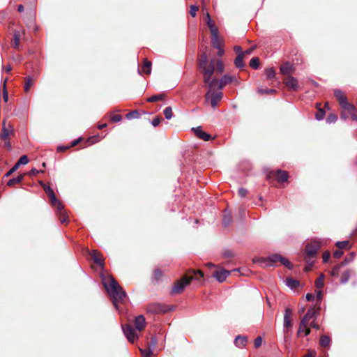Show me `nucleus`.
Wrapping results in <instances>:
<instances>
[{"mask_svg": "<svg viewBox=\"0 0 357 357\" xmlns=\"http://www.w3.org/2000/svg\"><path fill=\"white\" fill-rule=\"evenodd\" d=\"M103 286L112 298L115 307L118 308V303L121 302L126 296V291L116 280L112 276H102Z\"/></svg>", "mask_w": 357, "mask_h": 357, "instance_id": "nucleus-1", "label": "nucleus"}, {"mask_svg": "<svg viewBox=\"0 0 357 357\" xmlns=\"http://www.w3.org/2000/svg\"><path fill=\"white\" fill-rule=\"evenodd\" d=\"M262 267L275 266L278 262H280L282 265L289 269H292V264L286 258L277 254H273L268 256L267 257H262L259 259Z\"/></svg>", "mask_w": 357, "mask_h": 357, "instance_id": "nucleus-2", "label": "nucleus"}, {"mask_svg": "<svg viewBox=\"0 0 357 357\" xmlns=\"http://www.w3.org/2000/svg\"><path fill=\"white\" fill-rule=\"evenodd\" d=\"M203 273L200 271H194V276H184L181 280H178L174 285L172 289V293L178 294L181 292L185 287L190 284L191 280L195 278H198L203 277Z\"/></svg>", "mask_w": 357, "mask_h": 357, "instance_id": "nucleus-3", "label": "nucleus"}, {"mask_svg": "<svg viewBox=\"0 0 357 357\" xmlns=\"http://www.w3.org/2000/svg\"><path fill=\"white\" fill-rule=\"evenodd\" d=\"M199 68L202 74L205 73L207 70H215V59H211L210 63H208L206 54L205 52L202 53L199 60Z\"/></svg>", "mask_w": 357, "mask_h": 357, "instance_id": "nucleus-4", "label": "nucleus"}, {"mask_svg": "<svg viewBox=\"0 0 357 357\" xmlns=\"http://www.w3.org/2000/svg\"><path fill=\"white\" fill-rule=\"evenodd\" d=\"M215 70H207L205 73L203 74V81L205 84H207L208 91H214V89L218 86L219 88V82L217 78L212 77Z\"/></svg>", "mask_w": 357, "mask_h": 357, "instance_id": "nucleus-5", "label": "nucleus"}, {"mask_svg": "<svg viewBox=\"0 0 357 357\" xmlns=\"http://www.w3.org/2000/svg\"><path fill=\"white\" fill-rule=\"evenodd\" d=\"M43 188L49 196L51 204L53 206L57 208L58 211L62 213L63 204L56 199L53 190L49 185H47L45 183H43Z\"/></svg>", "mask_w": 357, "mask_h": 357, "instance_id": "nucleus-6", "label": "nucleus"}, {"mask_svg": "<svg viewBox=\"0 0 357 357\" xmlns=\"http://www.w3.org/2000/svg\"><path fill=\"white\" fill-rule=\"evenodd\" d=\"M222 96L223 93L221 91H207L205 95L206 102H210L211 107L215 109Z\"/></svg>", "mask_w": 357, "mask_h": 357, "instance_id": "nucleus-7", "label": "nucleus"}, {"mask_svg": "<svg viewBox=\"0 0 357 357\" xmlns=\"http://www.w3.org/2000/svg\"><path fill=\"white\" fill-rule=\"evenodd\" d=\"M122 330L127 337L128 340L130 342H133L138 338V335L134 330V328L129 324L122 326Z\"/></svg>", "mask_w": 357, "mask_h": 357, "instance_id": "nucleus-8", "label": "nucleus"}, {"mask_svg": "<svg viewBox=\"0 0 357 357\" xmlns=\"http://www.w3.org/2000/svg\"><path fill=\"white\" fill-rule=\"evenodd\" d=\"M320 248V244L317 242H314L307 245L305 248V252L307 257H313L316 255L318 250Z\"/></svg>", "mask_w": 357, "mask_h": 357, "instance_id": "nucleus-9", "label": "nucleus"}, {"mask_svg": "<svg viewBox=\"0 0 357 357\" xmlns=\"http://www.w3.org/2000/svg\"><path fill=\"white\" fill-rule=\"evenodd\" d=\"M284 82L287 87L290 90L297 91L298 89V80L292 76H288L284 79Z\"/></svg>", "mask_w": 357, "mask_h": 357, "instance_id": "nucleus-10", "label": "nucleus"}, {"mask_svg": "<svg viewBox=\"0 0 357 357\" xmlns=\"http://www.w3.org/2000/svg\"><path fill=\"white\" fill-rule=\"evenodd\" d=\"M292 316V311L290 308L286 307L284 313L283 326L284 328L291 326V317Z\"/></svg>", "mask_w": 357, "mask_h": 357, "instance_id": "nucleus-11", "label": "nucleus"}, {"mask_svg": "<svg viewBox=\"0 0 357 357\" xmlns=\"http://www.w3.org/2000/svg\"><path fill=\"white\" fill-rule=\"evenodd\" d=\"M192 130L194 131L195 135L197 137H199V139H202L206 142L209 141L211 138V135L209 134L204 132L202 130L201 127L193 128Z\"/></svg>", "mask_w": 357, "mask_h": 357, "instance_id": "nucleus-12", "label": "nucleus"}, {"mask_svg": "<svg viewBox=\"0 0 357 357\" xmlns=\"http://www.w3.org/2000/svg\"><path fill=\"white\" fill-rule=\"evenodd\" d=\"M135 327V328L141 331L145 326L146 321L145 318L143 315H139L135 317V321H134Z\"/></svg>", "mask_w": 357, "mask_h": 357, "instance_id": "nucleus-13", "label": "nucleus"}, {"mask_svg": "<svg viewBox=\"0 0 357 357\" xmlns=\"http://www.w3.org/2000/svg\"><path fill=\"white\" fill-rule=\"evenodd\" d=\"M230 274V272L228 271H215L213 273V277L220 282H224L227 276Z\"/></svg>", "mask_w": 357, "mask_h": 357, "instance_id": "nucleus-14", "label": "nucleus"}, {"mask_svg": "<svg viewBox=\"0 0 357 357\" xmlns=\"http://www.w3.org/2000/svg\"><path fill=\"white\" fill-rule=\"evenodd\" d=\"M234 79H236L235 77L230 76L229 75H223L219 82V89H222L225 85L232 82Z\"/></svg>", "mask_w": 357, "mask_h": 357, "instance_id": "nucleus-15", "label": "nucleus"}, {"mask_svg": "<svg viewBox=\"0 0 357 357\" xmlns=\"http://www.w3.org/2000/svg\"><path fill=\"white\" fill-rule=\"evenodd\" d=\"M147 312L152 314H159L165 312V310L160 305L154 303L148 305Z\"/></svg>", "mask_w": 357, "mask_h": 357, "instance_id": "nucleus-16", "label": "nucleus"}, {"mask_svg": "<svg viewBox=\"0 0 357 357\" xmlns=\"http://www.w3.org/2000/svg\"><path fill=\"white\" fill-rule=\"evenodd\" d=\"M315 311L313 309H309L305 316L301 319V325L303 326L305 323L308 324L310 319L315 317Z\"/></svg>", "mask_w": 357, "mask_h": 357, "instance_id": "nucleus-17", "label": "nucleus"}, {"mask_svg": "<svg viewBox=\"0 0 357 357\" xmlns=\"http://www.w3.org/2000/svg\"><path fill=\"white\" fill-rule=\"evenodd\" d=\"M211 33V36H212V45L214 48L217 49V48H220L221 47V44H220V40L219 39V31H215L213 30V31Z\"/></svg>", "mask_w": 357, "mask_h": 357, "instance_id": "nucleus-18", "label": "nucleus"}, {"mask_svg": "<svg viewBox=\"0 0 357 357\" xmlns=\"http://www.w3.org/2000/svg\"><path fill=\"white\" fill-rule=\"evenodd\" d=\"M280 73L282 75H289L294 71V68L289 62H286L280 66Z\"/></svg>", "mask_w": 357, "mask_h": 357, "instance_id": "nucleus-19", "label": "nucleus"}, {"mask_svg": "<svg viewBox=\"0 0 357 357\" xmlns=\"http://www.w3.org/2000/svg\"><path fill=\"white\" fill-rule=\"evenodd\" d=\"M248 343V338L246 336L238 335L234 339V344L237 347H243Z\"/></svg>", "mask_w": 357, "mask_h": 357, "instance_id": "nucleus-20", "label": "nucleus"}, {"mask_svg": "<svg viewBox=\"0 0 357 357\" xmlns=\"http://www.w3.org/2000/svg\"><path fill=\"white\" fill-rule=\"evenodd\" d=\"M91 257L93 260L94 263L100 266L102 268H103V263L101 259V255L96 250H93L91 253Z\"/></svg>", "mask_w": 357, "mask_h": 357, "instance_id": "nucleus-21", "label": "nucleus"}, {"mask_svg": "<svg viewBox=\"0 0 357 357\" xmlns=\"http://www.w3.org/2000/svg\"><path fill=\"white\" fill-rule=\"evenodd\" d=\"M277 180L280 183L285 182L288 180L289 176L286 171L278 170L276 172Z\"/></svg>", "mask_w": 357, "mask_h": 357, "instance_id": "nucleus-22", "label": "nucleus"}, {"mask_svg": "<svg viewBox=\"0 0 357 357\" xmlns=\"http://www.w3.org/2000/svg\"><path fill=\"white\" fill-rule=\"evenodd\" d=\"M354 273V271L351 269H347L345 270L342 275V277L340 278V283L341 284H346L349 278H351V275Z\"/></svg>", "mask_w": 357, "mask_h": 357, "instance_id": "nucleus-23", "label": "nucleus"}, {"mask_svg": "<svg viewBox=\"0 0 357 357\" xmlns=\"http://www.w3.org/2000/svg\"><path fill=\"white\" fill-rule=\"evenodd\" d=\"M334 95L337 99L340 105L343 104L347 100V97L344 96V93L340 89H335L334 91Z\"/></svg>", "mask_w": 357, "mask_h": 357, "instance_id": "nucleus-24", "label": "nucleus"}, {"mask_svg": "<svg viewBox=\"0 0 357 357\" xmlns=\"http://www.w3.org/2000/svg\"><path fill=\"white\" fill-rule=\"evenodd\" d=\"M24 174H22L17 176V177L11 178L7 182V185L9 187H12L15 184H18V183H21L22 181V180L24 179Z\"/></svg>", "mask_w": 357, "mask_h": 357, "instance_id": "nucleus-25", "label": "nucleus"}, {"mask_svg": "<svg viewBox=\"0 0 357 357\" xmlns=\"http://www.w3.org/2000/svg\"><path fill=\"white\" fill-rule=\"evenodd\" d=\"M13 128L10 125H9V128H6V126L2 127L1 132L0 134V137L3 140H6L8 138L10 132H12Z\"/></svg>", "mask_w": 357, "mask_h": 357, "instance_id": "nucleus-26", "label": "nucleus"}, {"mask_svg": "<svg viewBox=\"0 0 357 357\" xmlns=\"http://www.w3.org/2000/svg\"><path fill=\"white\" fill-rule=\"evenodd\" d=\"M20 33L19 31H15L13 34V46L14 48L19 50L20 48Z\"/></svg>", "mask_w": 357, "mask_h": 357, "instance_id": "nucleus-27", "label": "nucleus"}, {"mask_svg": "<svg viewBox=\"0 0 357 357\" xmlns=\"http://www.w3.org/2000/svg\"><path fill=\"white\" fill-rule=\"evenodd\" d=\"M285 284L289 288L291 289L296 288L299 285L298 281L291 278H286Z\"/></svg>", "mask_w": 357, "mask_h": 357, "instance_id": "nucleus-28", "label": "nucleus"}, {"mask_svg": "<svg viewBox=\"0 0 357 357\" xmlns=\"http://www.w3.org/2000/svg\"><path fill=\"white\" fill-rule=\"evenodd\" d=\"M340 106L344 111H347L349 114H350L351 112H357L354 105L349 103L347 100L343 104L340 105Z\"/></svg>", "mask_w": 357, "mask_h": 357, "instance_id": "nucleus-29", "label": "nucleus"}, {"mask_svg": "<svg viewBox=\"0 0 357 357\" xmlns=\"http://www.w3.org/2000/svg\"><path fill=\"white\" fill-rule=\"evenodd\" d=\"M243 54H238L234 61V64L238 68H243L245 66L243 62Z\"/></svg>", "mask_w": 357, "mask_h": 357, "instance_id": "nucleus-30", "label": "nucleus"}, {"mask_svg": "<svg viewBox=\"0 0 357 357\" xmlns=\"http://www.w3.org/2000/svg\"><path fill=\"white\" fill-rule=\"evenodd\" d=\"M331 338L328 335H322L320 337V341H319V343H320V345L323 347H327L330 345L331 344Z\"/></svg>", "mask_w": 357, "mask_h": 357, "instance_id": "nucleus-31", "label": "nucleus"}, {"mask_svg": "<svg viewBox=\"0 0 357 357\" xmlns=\"http://www.w3.org/2000/svg\"><path fill=\"white\" fill-rule=\"evenodd\" d=\"M206 24L210 29L211 33H212L213 30L218 31V28L215 26L208 13L206 14Z\"/></svg>", "mask_w": 357, "mask_h": 357, "instance_id": "nucleus-32", "label": "nucleus"}, {"mask_svg": "<svg viewBox=\"0 0 357 357\" xmlns=\"http://www.w3.org/2000/svg\"><path fill=\"white\" fill-rule=\"evenodd\" d=\"M142 70L146 74H150L151 71V62L147 59L144 60Z\"/></svg>", "mask_w": 357, "mask_h": 357, "instance_id": "nucleus-33", "label": "nucleus"}, {"mask_svg": "<svg viewBox=\"0 0 357 357\" xmlns=\"http://www.w3.org/2000/svg\"><path fill=\"white\" fill-rule=\"evenodd\" d=\"M62 213H61L60 211H58V209L56 208V215H58L59 217V221L61 222V223H64V222H66L67 220H68V216L66 215V211H64L63 209V207L62 208Z\"/></svg>", "mask_w": 357, "mask_h": 357, "instance_id": "nucleus-34", "label": "nucleus"}, {"mask_svg": "<svg viewBox=\"0 0 357 357\" xmlns=\"http://www.w3.org/2000/svg\"><path fill=\"white\" fill-rule=\"evenodd\" d=\"M165 94L163 93H160V94H158V95H154V96H152L151 97H149L148 99H147V101L148 102H156V101H158V100H162L165 98Z\"/></svg>", "mask_w": 357, "mask_h": 357, "instance_id": "nucleus-35", "label": "nucleus"}, {"mask_svg": "<svg viewBox=\"0 0 357 357\" xmlns=\"http://www.w3.org/2000/svg\"><path fill=\"white\" fill-rule=\"evenodd\" d=\"M324 278H325L324 275L323 273H321L320 275L319 276V278L315 281V285H316L317 288L321 289L324 287Z\"/></svg>", "mask_w": 357, "mask_h": 357, "instance_id": "nucleus-36", "label": "nucleus"}, {"mask_svg": "<svg viewBox=\"0 0 357 357\" xmlns=\"http://www.w3.org/2000/svg\"><path fill=\"white\" fill-rule=\"evenodd\" d=\"M33 79L31 77H26L25 78V84L24 86V89L25 92H28L31 86L33 84Z\"/></svg>", "mask_w": 357, "mask_h": 357, "instance_id": "nucleus-37", "label": "nucleus"}, {"mask_svg": "<svg viewBox=\"0 0 357 357\" xmlns=\"http://www.w3.org/2000/svg\"><path fill=\"white\" fill-rule=\"evenodd\" d=\"M265 74L266 77L270 79H274L275 77V72L273 68H266L265 70Z\"/></svg>", "mask_w": 357, "mask_h": 357, "instance_id": "nucleus-38", "label": "nucleus"}, {"mask_svg": "<svg viewBox=\"0 0 357 357\" xmlns=\"http://www.w3.org/2000/svg\"><path fill=\"white\" fill-rule=\"evenodd\" d=\"M29 160L26 155H24L20 158L18 161L15 163L18 167L20 165H26L29 162Z\"/></svg>", "mask_w": 357, "mask_h": 357, "instance_id": "nucleus-39", "label": "nucleus"}, {"mask_svg": "<svg viewBox=\"0 0 357 357\" xmlns=\"http://www.w3.org/2000/svg\"><path fill=\"white\" fill-rule=\"evenodd\" d=\"M250 66L254 69H257L259 67V60L257 57H253L250 61Z\"/></svg>", "mask_w": 357, "mask_h": 357, "instance_id": "nucleus-40", "label": "nucleus"}, {"mask_svg": "<svg viewBox=\"0 0 357 357\" xmlns=\"http://www.w3.org/2000/svg\"><path fill=\"white\" fill-rule=\"evenodd\" d=\"M164 115L165 116V119H171L173 116V112H172V109L171 107H167L164 111Z\"/></svg>", "mask_w": 357, "mask_h": 357, "instance_id": "nucleus-41", "label": "nucleus"}, {"mask_svg": "<svg viewBox=\"0 0 357 357\" xmlns=\"http://www.w3.org/2000/svg\"><path fill=\"white\" fill-rule=\"evenodd\" d=\"M140 352L143 357H151L153 354L152 348L149 347V349H140Z\"/></svg>", "mask_w": 357, "mask_h": 357, "instance_id": "nucleus-42", "label": "nucleus"}, {"mask_svg": "<svg viewBox=\"0 0 357 357\" xmlns=\"http://www.w3.org/2000/svg\"><path fill=\"white\" fill-rule=\"evenodd\" d=\"M342 265L340 264H337L336 266H335L333 269L331 270V275L333 276V277H337L338 275H339V272H340V268H342Z\"/></svg>", "mask_w": 357, "mask_h": 357, "instance_id": "nucleus-43", "label": "nucleus"}, {"mask_svg": "<svg viewBox=\"0 0 357 357\" xmlns=\"http://www.w3.org/2000/svg\"><path fill=\"white\" fill-rule=\"evenodd\" d=\"M6 82L7 79L4 80L3 84V99L4 102H7L8 101V93L6 89Z\"/></svg>", "mask_w": 357, "mask_h": 357, "instance_id": "nucleus-44", "label": "nucleus"}, {"mask_svg": "<svg viewBox=\"0 0 357 357\" xmlns=\"http://www.w3.org/2000/svg\"><path fill=\"white\" fill-rule=\"evenodd\" d=\"M139 113L136 111V110H134V111H132V112H130L129 113H128L126 114V118L128 119H138L139 117Z\"/></svg>", "mask_w": 357, "mask_h": 357, "instance_id": "nucleus-45", "label": "nucleus"}, {"mask_svg": "<svg viewBox=\"0 0 357 357\" xmlns=\"http://www.w3.org/2000/svg\"><path fill=\"white\" fill-rule=\"evenodd\" d=\"M231 220L232 219L231 215L229 213H225L223 217L222 222L224 225L227 227L231 224Z\"/></svg>", "mask_w": 357, "mask_h": 357, "instance_id": "nucleus-46", "label": "nucleus"}, {"mask_svg": "<svg viewBox=\"0 0 357 357\" xmlns=\"http://www.w3.org/2000/svg\"><path fill=\"white\" fill-rule=\"evenodd\" d=\"M216 65V70L219 73L224 71V64L221 60L215 61V66Z\"/></svg>", "mask_w": 357, "mask_h": 357, "instance_id": "nucleus-47", "label": "nucleus"}, {"mask_svg": "<svg viewBox=\"0 0 357 357\" xmlns=\"http://www.w3.org/2000/svg\"><path fill=\"white\" fill-rule=\"evenodd\" d=\"M325 111L323 109H319L315 114V118L317 121H321L324 118Z\"/></svg>", "mask_w": 357, "mask_h": 357, "instance_id": "nucleus-48", "label": "nucleus"}, {"mask_svg": "<svg viewBox=\"0 0 357 357\" xmlns=\"http://www.w3.org/2000/svg\"><path fill=\"white\" fill-rule=\"evenodd\" d=\"M162 277V273L160 269H155L154 271L153 278L156 281H159Z\"/></svg>", "mask_w": 357, "mask_h": 357, "instance_id": "nucleus-49", "label": "nucleus"}, {"mask_svg": "<svg viewBox=\"0 0 357 357\" xmlns=\"http://www.w3.org/2000/svg\"><path fill=\"white\" fill-rule=\"evenodd\" d=\"M337 119V115L334 114H329L326 118V123H335Z\"/></svg>", "mask_w": 357, "mask_h": 357, "instance_id": "nucleus-50", "label": "nucleus"}, {"mask_svg": "<svg viewBox=\"0 0 357 357\" xmlns=\"http://www.w3.org/2000/svg\"><path fill=\"white\" fill-rule=\"evenodd\" d=\"M348 245H349L348 241H337L335 243V245L338 248L339 250H342V249L346 248Z\"/></svg>", "mask_w": 357, "mask_h": 357, "instance_id": "nucleus-51", "label": "nucleus"}, {"mask_svg": "<svg viewBox=\"0 0 357 357\" xmlns=\"http://www.w3.org/2000/svg\"><path fill=\"white\" fill-rule=\"evenodd\" d=\"M19 168V167L15 164L14 166L8 171L7 172L5 175L3 176V178L9 177L11 176L17 169Z\"/></svg>", "mask_w": 357, "mask_h": 357, "instance_id": "nucleus-52", "label": "nucleus"}, {"mask_svg": "<svg viewBox=\"0 0 357 357\" xmlns=\"http://www.w3.org/2000/svg\"><path fill=\"white\" fill-rule=\"evenodd\" d=\"M308 326L307 324L305 323L303 326L301 325V321L300 322V324H299V328H298V331L297 332V335L299 337L301 335V333H304L305 331V328H307Z\"/></svg>", "mask_w": 357, "mask_h": 357, "instance_id": "nucleus-53", "label": "nucleus"}, {"mask_svg": "<svg viewBox=\"0 0 357 357\" xmlns=\"http://www.w3.org/2000/svg\"><path fill=\"white\" fill-rule=\"evenodd\" d=\"M354 257V252H351V258H345L344 259V261L340 264L342 265V266H344L345 265H347V264H349V262H351L353 259Z\"/></svg>", "mask_w": 357, "mask_h": 357, "instance_id": "nucleus-54", "label": "nucleus"}, {"mask_svg": "<svg viewBox=\"0 0 357 357\" xmlns=\"http://www.w3.org/2000/svg\"><path fill=\"white\" fill-rule=\"evenodd\" d=\"M162 120V119L161 117H156L152 120L151 124L153 127H156L160 123Z\"/></svg>", "mask_w": 357, "mask_h": 357, "instance_id": "nucleus-55", "label": "nucleus"}, {"mask_svg": "<svg viewBox=\"0 0 357 357\" xmlns=\"http://www.w3.org/2000/svg\"><path fill=\"white\" fill-rule=\"evenodd\" d=\"M258 91H259V93H260L261 94H268V93H273L276 91L275 89H259L258 90Z\"/></svg>", "mask_w": 357, "mask_h": 357, "instance_id": "nucleus-56", "label": "nucleus"}, {"mask_svg": "<svg viewBox=\"0 0 357 357\" xmlns=\"http://www.w3.org/2000/svg\"><path fill=\"white\" fill-rule=\"evenodd\" d=\"M238 193L241 197H245L248 193V190L245 188H240L238 190Z\"/></svg>", "mask_w": 357, "mask_h": 357, "instance_id": "nucleus-57", "label": "nucleus"}, {"mask_svg": "<svg viewBox=\"0 0 357 357\" xmlns=\"http://www.w3.org/2000/svg\"><path fill=\"white\" fill-rule=\"evenodd\" d=\"M197 10H198V7L197 6L192 5L190 6V15L192 17H195L196 16V12Z\"/></svg>", "mask_w": 357, "mask_h": 357, "instance_id": "nucleus-58", "label": "nucleus"}, {"mask_svg": "<svg viewBox=\"0 0 357 357\" xmlns=\"http://www.w3.org/2000/svg\"><path fill=\"white\" fill-rule=\"evenodd\" d=\"M261 343H262V338H261V337L258 336V337L255 340V342H254L255 347L256 348H258V347H259L261 345Z\"/></svg>", "mask_w": 357, "mask_h": 357, "instance_id": "nucleus-59", "label": "nucleus"}, {"mask_svg": "<svg viewBox=\"0 0 357 357\" xmlns=\"http://www.w3.org/2000/svg\"><path fill=\"white\" fill-rule=\"evenodd\" d=\"M122 119V117L121 115L119 114H116V115H114L113 116H112L111 118V121L113 122V123H118V122H120Z\"/></svg>", "mask_w": 357, "mask_h": 357, "instance_id": "nucleus-60", "label": "nucleus"}, {"mask_svg": "<svg viewBox=\"0 0 357 357\" xmlns=\"http://www.w3.org/2000/svg\"><path fill=\"white\" fill-rule=\"evenodd\" d=\"M331 257V254L329 252L326 251L323 254V261L326 263L328 261L329 258Z\"/></svg>", "mask_w": 357, "mask_h": 357, "instance_id": "nucleus-61", "label": "nucleus"}, {"mask_svg": "<svg viewBox=\"0 0 357 357\" xmlns=\"http://www.w3.org/2000/svg\"><path fill=\"white\" fill-rule=\"evenodd\" d=\"M343 255V252L341 250H337L334 252L333 257L336 259L340 258Z\"/></svg>", "mask_w": 357, "mask_h": 357, "instance_id": "nucleus-62", "label": "nucleus"}, {"mask_svg": "<svg viewBox=\"0 0 357 357\" xmlns=\"http://www.w3.org/2000/svg\"><path fill=\"white\" fill-rule=\"evenodd\" d=\"M41 171H39L36 168H32L30 172H29V175L30 176H36L37 174H38L39 172H40Z\"/></svg>", "mask_w": 357, "mask_h": 357, "instance_id": "nucleus-63", "label": "nucleus"}, {"mask_svg": "<svg viewBox=\"0 0 357 357\" xmlns=\"http://www.w3.org/2000/svg\"><path fill=\"white\" fill-rule=\"evenodd\" d=\"M316 353L315 351H310L305 355L303 357H315Z\"/></svg>", "mask_w": 357, "mask_h": 357, "instance_id": "nucleus-64", "label": "nucleus"}]
</instances>
